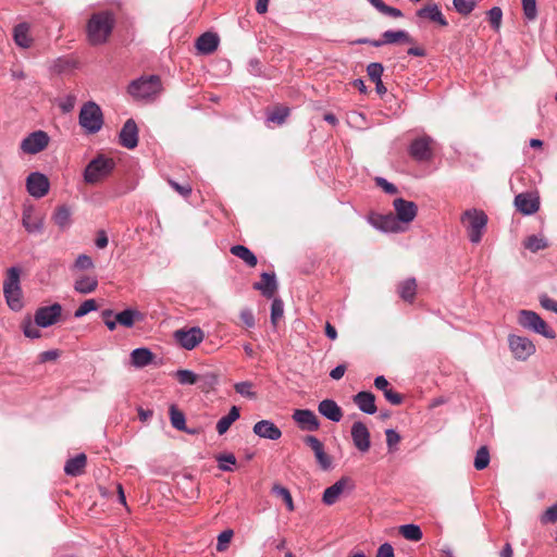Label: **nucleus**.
<instances>
[{"mask_svg":"<svg viewBox=\"0 0 557 557\" xmlns=\"http://www.w3.org/2000/svg\"><path fill=\"white\" fill-rule=\"evenodd\" d=\"M542 523H555L557 521V503L547 508L541 518Z\"/></svg>","mask_w":557,"mask_h":557,"instance_id":"59","label":"nucleus"},{"mask_svg":"<svg viewBox=\"0 0 557 557\" xmlns=\"http://www.w3.org/2000/svg\"><path fill=\"white\" fill-rule=\"evenodd\" d=\"M219 468L223 471H233L232 466L236 465V458L233 454H222L216 456Z\"/></svg>","mask_w":557,"mask_h":557,"instance_id":"49","label":"nucleus"},{"mask_svg":"<svg viewBox=\"0 0 557 557\" xmlns=\"http://www.w3.org/2000/svg\"><path fill=\"white\" fill-rule=\"evenodd\" d=\"M347 482L348 481L343 478V479L338 480L337 482H335L330 487H327L323 493V497H322L323 503L326 505L335 504L338 500L342 493L344 492Z\"/></svg>","mask_w":557,"mask_h":557,"instance_id":"30","label":"nucleus"},{"mask_svg":"<svg viewBox=\"0 0 557 557\" xmlns=\"http://www.w3.org/2000/svg\"><path fill=\"white\" fill-rule=\"evenodd\" d=\"M231 253L242 259L248 267L255 268L258 263L255 253L243 245H235L231 247Z\"/></svg>","mask_w":557,"mask_h":557,"instance_id":"32","label":"nucleus"},{"mask_svg":"<svg viewBox=\"0 0 557 557\" xmlns=\"http://www.w3.org/2000/svg\"><path fill=\"white\" fill-rule=\"evenodd\" d=\"M98 286V281L96 277L91 276H83L75 281L74 288L76 292L81 294H89L92 293Z\"/></svg>","mask_w":557,"mask_h":557,"instance_id":"37","label":"nucleus"},{"mask_svg":"<svg viewBox=\"0 0 557 557\" xmlns=\"http://www.w3.org/2000/svg\"><path fill=\"white\" fill-rule=\"evenodd\" d=\"M524 17L534 21L537 17L536 0H521Z\"/></svg>","mask_w":557,"mask_h":557,"instance_id":"46","label":"nucleus"},{"mask_svg":"<svg viewBox=\"0 0 557 557\" xmlns=\"http://www.w3.org/2000/svg\"><path fill=\"white\" fill-rule=\"evenodd\" d=\"M96 309H97V304H96L95 299H87L76 309L74 315L76 318H81Z\"/></svg>","mask_w":557,"mask_h":557,"instance_id":"53","label":"nucleus"},{"mask_svg":"<svg viewBox=\"0 0 557 557\" xmlns=\"http://www.w3.org/2000/svg\"><path fill=\"white\" fill-rule=\"evenodd\" d=\"M515 206L523 214H533L540 208V200L531 193H521L516 196Z\"/></svg>","mask_w":557,"mask_h":557,"instance_id":"19","label":"nucleus"},{"mask_svg":"<svg viewBox=\"0 0 557 557\" xmlns=\"http://www.w3.org/2000/svg\"><path fill=\"white\" fill-rule=\"evenodd\" d=\"M304 442L307 446L311 448L314 455L324 448L323 443L318 437L312 435L305 436Z\"/></svg>","mask_w":557,"mask_h":557,"instance_id":"57","label":"nucleus"},{"mask_svg":"<svg viewBox=\"0 0 557 557\" xmlns=\"http://www.w3.org/2000/svg\"><path fill=\"white\" fill-rule=\"evenodd\" d=\"M293 419L305 431H317L320 426L318 417L309 409L295 410Z\"/></svg>","mask_w":557,"mask_h":557,"instance_id":"17","label":"nucleus"},{"mask_svg":"<svg viewBox=\"0 0 557 557\" xmlns=\"http://www.w3.org/2000/svg\"><path fill=\"white\" fill-rule=\"evenodd\" d=\"M383 71H384L383 65L381 63H376V62L370 63L367 67L368 76L370 77V79L372 82L381 79Z\"/></svg>","mask_w":557,"mask_h":557,"instance_id":"54","label":"nucleus"},{"mask_svg":"<svg viewBox=\"0 0 557 557\" xmlns=\"http://www.w3.org/2000/svg\"><path fill=\"white\" fill-rule=\"evenodd\" d=\"M79 124L90 134L100 131L103 124V115L100 107L92 101L85 103L79 112Z\"/></svg>","mask_w":557,"mask_h":557,"instance_id":"6","label":"nucleus"},{"mask_svg":"<svg viewBox=\"0 0 557 557\" xmlns=\"http://www.w3.org/2000/svg\"><path fill=\"white\" fill-rule=\"evenodd\" d=\"M153 359V354L148 348H136L131 354L132 364L143 368L149 364Z\"/></svg>","mask_w":557,"mask_h":557,"instance_id":"34","label":"nucleus"},{"mask_svg":"<svg viewBox=\"0 0 557 557\" xmlns=\"http://www.w3.org/2000/svg\"><path fill=\"white\" fill-rule=\"evenodd\" d=\"M233 535L234 533L230 529L220 533L218 536L216 550L224 552L227 548Z\"/></svg>","mask_w":557,"mask_h":557,"instance_id":"51","label":"nucleus"},{"mask_svg":"<svg viewBox=\"0 0 557 557\" xmlns=\"http://www.w3.org/2000/svg\"><path fill=\"white\" fill-rule=\"evenodd\" d=\"M284 305L278 298H275L271 306V323L276 326L278 320L283 317Z\"/></svg>","mask_w":557,"mask_h":557,"instance_id":"47","label":"nucleus"},{"mask_svg":"<svg viewBox=\"0 0 557 557\" xmlns=\"http://www.w3.org/2000/svg\"><path fill=\"white\" fill-rule=\"evenodd\" d=\"M319 412L333 422H338L343 418L342 408L332 399H324L318 406Z\"/></svg>","mask_w":557,"mask_h":557,"instance_id":"26","label":"nucleus"},{"mask_svg":"<svg viewBox=\"0 0 557 557\" xmlns=\"http://www.w3.org/2000/svg\"><path fill=\"white\" fill-rule=\"evenodd\" d=\"M351 438L354 442V445L356 448L362 453H366L369 450L371 446L370 442V432L367 428V425L361 422L357 421L351 426Z\"/></svg>","mask_w":557,"mask_h":557,"instance_id":"15","label":"nucleus"},{"mask_svg":"<svg viewBox=\"0 0 557 557\" xmlns=\"http://www.w3.org/2000/svg\"><path fill=\"white\" fill-rule=\"evenodd\" d=\"M3 293L8 302V306L17 311L23 307L21 299V286H20V271L16 268H10L8 270L7 278L3 283Z\"/></svg>","mask_w":557,"mask_h":557,"instance_id":"4","label":"nucleus"},{"mask_svg":"<svg viewBox=\"0 0 557 557\" xmlns=\"http://www.w3.org/2000/svg\"><path fill=\"white\" fill-rule=\"evenodd\" d=\"M453 3L456 11L465 16L469 15L475 7V0H453Z\"/></svg>","mask_w":557,"mask_h":557,"instance_id":"45","label":"nucleus"},{"mask_svg":"<svg viewBox=\"0 0 557 557\" xmlns=\"http://www.w3.org/2000/svg\"><path fill=\"white\" fill-rule=\"evenodd\" d=\"M50 183L46 175L34 172L26 180L27 191L35 198H41L49 191Z\"/></svg>","mask_w":557,"mask_h":557,"instance_id":"13","label":"nucleus"},{"mask_svg":"<svg viewBox=\"0 0 557 557\" xmlns=\"http://www.w3.org/2000/svg\"><path fill=\"white\" fill-rule=\"evenodd\" d=\"M369 221L374 227L384 232L397 233L401 231V227L399 226V221L392 213L385 215L372 214L369 218Z\"/></svg>","mask_w":557,"mask_h":557,"instance_id":"20","label":"nucleus"},{"mask_svg":"<svg viewBox=\"0 0 557 557\" xmlns=\"http://www.w3.org/2000/svg\"><path fill=\"white\" fill-rule=\"evenodd\" d=\"M518 322L521 326L530 329L546 338L553 339L556 337L555 331L552 330L547 323L534 311L521 310L518 317Z\"/></svg>","mask_w":557,"mask_h":557,"instance_id":"7","label":"nucleus"},{"mask_svg":"<svg viewBox=\"0 0 557 557\" xmlns=\"http://www.w3.org/2000/svg\"><path fill=\"white\" fill-rule=\"evenodd\" d=\"M169 184L174 190L184 197H188L191 193V186L189 184L181 185L172 180L169 181Z\"/></svg>","mask_w":557,"mask_h":557,"instance_id":"62","label":"nucleus"},{"mask_svg":"<svg viewBox=\"0 0 557 557\" xmlns=\"http://www.w3.org/2000/svg\"><path fill=\"white\" fill-rule=\"evenodd\" d=\"M75 267L81 270H87L94 267V262L89 256L79 255L75 261Z\"/></svg>","mask_w":557,"mask_h":557,"instance_id":"61","label":"nucleus"},{"mask_svg":"<svg viewBox=\"0 0 557 557\" xmlns=\"http://www.w3.org/2000/svg\"><path fill=\"white\" fill-rule=\"evenodd\" d=\"M417 293V282L414 278H407L399 283L398 294L407 302H412Z\"/></svg>","mask_w":557,"mask_h":557,"instance_id":"33","label":"nucleus"},{"mask_svg":"<svg viewBox=\"0 0 557 557\" xmlns=\"http://www.w3.org/2000/svg\"><path fill=\"white\" fill-rule=\"evenodd\" d=\"M393 206L396 212V218L400 222L409 223L417 216L418 207L412 201H408L403 198H396L393 201Z\"/></svg>","mask_w":557,"mask_h":557,"instance_id":"16","label":"nucleus"},{"mask_svg":"<svg viewBox=\"0 0 557 557\" xmlns=\"http://www.w3.org/2000/svg\"><path fill=\"white\" fill-rule=\"evenodd\" d=\"M13 38L17 46L29 48L33 42V38L29 35V25L27 23L17 24L14 27Z\"/></svg>","mask_w":557,"mask_h":557,"instance_id":"31","label":"nucleus"},{"mask_svg":"<svg viewBox=\"0 0 557 557\" xmlns=\"http://www.w3.org/2000/svg\"><path fill=\"white\" fill-rule=\"evenodd\" d=\"M523 245L532 252H537L539 250L545 249L548 246L547 242L543 237H537L535 235L527 237Z\"/></svg>","mask_w":557,"mask_h":557,"instance_id":"42","label":"nucleus"},{"mask_svg":"<svg viewBox=\"0 0 557 557\" xmlns=\"http://www.w3.org/2000/svg\"><path fill=\"white\" fill-rule=\"evenodd\" d=\"M253 288L260 290L267 298H272L277 289L274 273H262L260 282L253 284Z\"/></svg>","mask_w":557,"mask_h":557,"instance_id":"25","label":"nucleus"},{"mask_svg":"<svg viewBox=\"0 0 557 557\" xmlns=\"http://www.w3.org/2000/svg\"><path fill=\"white\" fill-rule=\"evenodd\" d=\"M399 534H401L406 540L412 542H419L423 534L419 525L410 523L404 524L398 528Z\"/></svg>","mask_w":557,"mask_h":557,"instance_id":"38","label":"nucleus"},{"mask_svg":"<svg viewBox=\"0 0 557 557\" xmlns=\"http://www.w3.org/2000/svg\"><path fill=\"white\" fill-rule=\"evenodd\" d=\"M62 313V307L53 304L48 307H40L35 313V323L41 327H48L58 322Z\"/></svg>","mask_w":557,"mask_h":557,"instance_id":"12","label":"nucleus"},{"mask_svg":"<svg viewBox=\"0 0 557 557\" xmlns=\"http://www.w3.org/2000/svg\"><path fill=\"white\" fill-rule=\"evenodd\" d=\"M162 84L158 75H151L149 77H140L133 81L128 85V94L135 100H149L153 99L161 92Z\"/></svg>","mask_w":557,"mask_h":557,"instance_id":"2","label":"nucleus"},{"mask_svg":"<svg viewBox=\"0 0 557 557\" xmlns=\"http://www.w3.org/2000/svg\"><path fill=\"white\" fill-rule=\"evenodd\" d=\"M317 462L323 470H329L332 466V457L324 451V448L314 455Z\"/></svg>","mask_w":557,"mask_h":557,"instance_id":"56","label":"nucleus"},{"mask_svg":"<svg viewBox=\"0 0 557 557\" xmlns=\"http://www.w3.org/2000/svg\"><path fill=\"white\" fill-rule=\"evenodd\" d=\"M114 169V161L99 156L91 160L85 169L84 180L88 184H96L108 176Z\"/></svg>","mask_w":557,"mask_h":557,"instance_id":"5","label":"nucleus"},{"mask_svg":"<svg viewBox=\"0 0 557 557\" xmlns=\"http://www.w3.org/2000/svg\"><path fill=\"white\" fill-rule=\"evenodd\" d=\"M253 433L262 438L276 441L282 436V431L271 421L261 420L253 425Z\"/></svg>","mask_w":557,"mask_h":557,"instance_id":"22","label":"nucleus"},{"mask_svg":"<svg viewBox=\"0 0 557 557\" xmlns=\"http://www.w3.org/2000/svg\"><path fill=\"white\" fill-rule=\"evenodd\" d=\"M289 114V109L286 107H275L269 114L268 120L275 122L277 124H282L287 115Z\"/></svg>","mask_w":557,"mask_h":557,"instance_id":"48","label":"nucleus"},{"mask_svg":"<svg viewBox=\"0 0 557 557\" xmlns=\"http://www.w3.org/2000/svg\"><path fill=\"white\" fill-rule=\"evenodd\" d=\"M541 306L546 310L554 311L557 313V301L548 296L544 295L540 299Z\"/></svg>","mask_w":557,"mask_h":557,"instance_id":"63","label":"nucleus"},{"mask_svg":"<svg viewBox=\"0 0 557 557\" xmlns=\"http://www.w3.org/2000/svg\"><path fill=\"white\" fill-rule=\"evenodd\" d=\"M115 16L111 11L94 13L87 22V40L91 46L106 44L114 28Z\"/></svg>","mask_w":557,"mask_h":557,"instance_id":"1","label":"nucleus"},{"mask_svg":"<svg viewBox=\"0 0 557 557\" xmlns=\"http://www.w3.org/2000/svg\"><path fill=\"white\" fill-rule=\"evenodd\" d=\"M49 144V136L42 131H37L28 135L21 143V149L28 154H35L42 151Z\"/></svg>","mask_w":557,"mask_h":557,"instance_id":"10","label":"nucleus"},{"mask_svg":"<svg viewBox=\"0 0 557 557\" xmlns=\"http://www.w3.org/2000/svg\"><path fill=\"white\" fill-rule=\"evenodd\" d=\"M38 326L36 323L33 324L30 321H27L23 325V332L26 337L29 338H38L40 337V331L38 330Z\"/></svg>","mask_w":557,"mask_h":557,"instance_id":"58","label":"nucleus"},{"mask_svg":"<svg viewBox=\"0 0 557 557\" xmlns=\"http://www.w3.org/2000/svg\"><path fill=\"white\" fill-rule=\"evenodd\" d=\"M22 224L28 233H40L44 227V218L37 214L33 207L24 208Z\"/></svg>","mask_w":557,"mask_h":557,"instance_id":"21","label":"nucleus"},{"mask_svg":"<svg viewBox=\"0 0 557 557\" xmlns=\"http://www.w3.org/2000/svg\"><path fill=\"white\" fill-rule=\"evenodd\" d=\"M360 44H371L374 47H381L386 44H410L413 45L414 39L406 30H386L382 34V40L369 41L367 39H360Z\"/></svg>","mask_w":557,"mask_h":557,"instance_id":"11","label":"nucleus"},{"mask_svg":"<svg viewBox=\"0 0 557 557\" xmlns=\"http://www.w3.org/2000/svg\"><path fill=\"white\" fill-rule=\"evenodd\" d=\"M509 348L516 359L525 360L535 352L534 344L527 337L510 335Z\"/></svg>","mask_w":557,"mask_h":557,"instance_id":"9","label":"nucleus"},{"mask_svg":"<svg viewBox=\"0 0 557 557\" xmlns=\"http://www.w3.org/2000/svg\"><path fill=\"white\" fill-rule=\"evenodd\" d=\"M385 435L386 444L389 450H392L400 442V435L395 430L392 429L386 430Z\"/></svg>","mask_w":557,"mask_h":557,"instance_id":"60","label":"nucleus"},{"mask_svg":"<svg viewBox=\"0 0 557 557\" xmlns=\"http://www.w3.org/2000/svg\"><path fill=\"white\" fill-rule=\"evenodd\" d=\"M170 420L173 428L178 431H187L184 413L175 405L170 407Z\"/></svg>","mask_w":557,"mask_h":557,"instance_id":"39","label":"nucleus"},{"mask_svg":"<svg viewBox=\"0 0 557 557\" xmlns=\"http://www.w3.org/2000/svg\"><path fill=\"white\" fill-rule=\"evenodd\" d=\"M490 463V451L486 446H482L478 449L473 466L476 470L485 469Z\"/></svg>","mask_w":557,"mask_h":557,"instance_id":"43","label":"nucleus"},{"mask_svg":"<svg viewBox=\"0 0 557 557\" xmlns=\"http://www.w3.org/2000/svg\"><path fill=\"white\" fill-rule=\"evenodd\" d=\"M433 139L429 136H422L414 139L409 148L410 156L418 161H428L432 158L431 145Z\"/></svg>","mask_w":557,"mask_h":557,"instance_id":"14","label":"nucleus"},{"mask_svg":"<svg viewBox=\"0 0 557 557\" xmlns=\"http://www.w3.org/2000/svg\"><path fill=\"white\" fill-rule=\"evenodd\" d=\"M115 319L119 324L125 327H132L136 321L143 319V314L134 309H126L115 314Z\"/></svg>","mask_w":557,"mask_h":557,"instance_id":"35","label":"nucleus"},{"mask_svg":"<svg viewBox=\"0 0 557 557\" xmlns=\"http://www.w3.org/2000/svg\"><path fill=\"white\" fill-rule=\"evenodd\" d=\"M87 465V457L85 454H78L74 458L66 461L64 472L71 476H78L85 472Z\"/></svg>","mask_w":557,"mask_h":557,"instance_id":"28","label":"nucleus"},{"mask_svg":"<svg viewBox=\"0 0 557 557\" xmlns=\"http://www.w3.org/2000/svg\"><path fill=\"white\" fill-rule=\"evenodd\" d=\"M71 212L65 206L58 207L52 220L61 228L66 227L70 224Z\"/></svg>","mask_w":557,"mask_h":557,"instance_id":"40","label":"nucleus"},{"mask_svg":"<svg viewBox=\"0 0 557 557\" xmlns=\"http://www.w3.org/2000/svg\"><path fill=\"white\" fill-rule=\"evenodd\" d=\"M219 37L213 33H205L196 40V48L203 54H210L216 50Z\"/></svg>","mask_w":557,"mask_h":557,"instance_id":"27","label":"nucleus"},{"mask_svg":"<svg viewBox=\"0 0 557 557\" xmlns=\"http://www.w3.org/2000/svg\"><path fill=\"white\" fill-rule=\"evenodd\" d=\"M374 386L382 391L384 394V397L387 401H389L392 405L398 406L403 403L404 396L399 394L398 392L394 391L388 381L383 376H376L374 380Z\"/></svg>","mask_w":557,"mask_h":557,"instance_id":"23","label":"nucleus"},{"mask_svg":"<svg viewBox=\"0 0 557 557\" xmlns=\"http://www.w3.org/2000/svg\"><path fill=\"white\" fill-rule=\"evenodd\" d=\"M239 418V409L233 406L230 412L222 417L216 423V431L220 435L227 432L231 425Z\"/></svg>","mask_w":557,"mask_h":557,"instance_id":"36","label":"nucleus"},{"mask_svg":"<svg viewBox=\"0 0 557 557\" xmlns=\"http://www.w3.org/2000/svg\"><path fill=\"white\" fill-rule=\"evenodd\" d=\"M417 15L421 18L438 23L441 26H447L448 24L437 4H429L421 8L417 11Z\"/></svg>","mask_w":557,"mask_h":557,"instance_id":"29","label":"nucleus"},{"mask_svg":"<svg viewBox=\"0 0 557 557\" xmlns=\"http://www.w3.org/2000/svg\"><path fill=\"white\" fill-rule=\"evenodd\" d=\"M375 557H395L393 546L388 543L382 544L379 547Z\"/></svg>","mask_w":557,"mask_h":557,"instance_id":"64","label":"nucleus"},{"mask_svg":"<svg viewBox=\"0 0 557 557\" xmlns=\"http://www.w3.org/2000/svg\"><path fill=\"white\" fill-rule=\"evenodd\" d=\"M255 317L250 309H243L239 313V324L245 327H253L255 326Z\"/></svg>","mask_w":557,"mask_h":557,"instance_id":"55","label":"nucleus"},{"mask_svg":"<svg viewBox=\"0 0 557 557\" xmlns=\"http://www.w3.org/2000/svg\"><path fill=\"white\" fill-rule=\"evenodd\" d=\"M272 492L273 494H275L277 497H281L283 499V502L286 504V507L289 511H293L294 510V502H293V497H292V494L290 492L280 485V484H275L273 487H272Z\"/></svg>","mask_w":557,"mask_h":557,"instance_id":"44","label":"nucleus"},{"mask_svg":"<svg viewBox=\"0 0 557 557\" xmlns=\"http://www.w3.org/2000/svg\"><path fill=\"white\" fill-rule=\"evenodd\" d=\"M235 391L248 398H256V393L252 392V383L249 381L239 382L234 385Z\"/></svg>","mask_w":557,"mask_h":557,"instance_id":"52","label":"nucleus"},{"mask_svg":"<svg viewBox=\"0 0 557 557\" xmlns=\"http://www.w3.org/2000/svg\"><path fill=\"white\" fill-rule=\"evenodd\" d=\"M175 377L183 385H194L200 380L199 375L186 369L177 370L175 372Z\"/></svg>","mask_w":557,"mask_h":557,"instance_id":"41","label":"nucleus"},{"mask_svg":"<svg viewBox=\"0 0 557 557\" xmlns=\"http://www.w3.org/2000/svg\"><path fill=\"white\" fill-rule=\"evenodd\" d=\"M120 144L127 148L134 149L138 144V127L133 119H128L121 132H120Z\"/></svg>","mask_w":557,"mask_h":557,"instance_id":"18","label":"nucleus"},{"mask_svg":"<svg viewBox=\"0 0 557 557\" xmlns=\"http://www.w3.org/2000/svg\"><path fill=\"white\" fill-rule=\"evenodd\" d=\"M352 400L362 412L368 414L376 412L375 396L371 392H359L354 396Z\"/></svg>","mask_w":557,"mask_h":557,"instance_id":"24","label":"nucleus"},{"mask_svg":"<svg viewBox=\"0 0 557 557\" xmlns=\"http://www.w3.org/2000/svg\"><path fill=\"white\" fill-rule=\"evenodd\" d=\"M174 339L185 349L191 350L203 341V331L198 327L180 329L173 334Z\"/></svg>","mask_w":557,"mask_h":557,"instance_id":"8","label":"nucleus"},{"mask_svg":"<svg viewBox=\"0 0 557 557\" xmlns=\"http://www.w3.org/2000/svg\"><path fill=\"white\" fill-rule=\"evenodd\" d=\"M460 222L467 228L470 242L478 244L487 224V215L482 210L469 209L462 213Z\"/></svg>","mask_w":557,"mask_h":557,"instance_id":"3","label":"nucleus"},{"mask_svg":"<svg viewBox=\"0 0 557 557\" xmlns=\"http://www.w3.org/2000/svg\"><path fill=\"white\" fill-rule=\"evenodd\" d=\"M487 17H488V22H490L491 26H492L495 30H498V29L500 28L502 17H503L502 9H500V8H498V7H494V8H492V9L487 12Z\"/></svg>","mask_w":557,"mask_h":557,"instance_id":"50","label":"nucleus"}]
</instances>
